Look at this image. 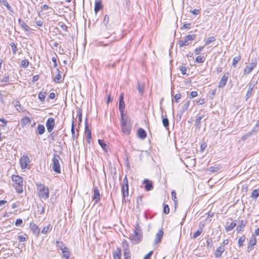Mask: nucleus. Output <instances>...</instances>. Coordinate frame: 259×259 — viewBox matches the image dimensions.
Instances as JSON below:
<instances>
[{
  "mask_svg": "<svg viewBox=\"0 0 259 259\" xmlns=\"http://www.w3.org/2000/svg\"><path fill=\"white\" fill-rule=\"evenodd\" d=\"M10 46H11V47L12 48L13 55H16L17 53V46L13 42H11L10 44Z\"/></svg>",
  "mask_w": 259,
  "mask_h": 259,
  "instance_id": "42",
  "label": "nucleus"
},
{
  "mask_svg": "<svg viewBox=\"0 0 259 259\" xmlns=\"http://www.w3.org/2000/svg\"><path fill=\"white\" fill-rule=\"evenodd\" d=\"M46 96V92H40L38 96V99L42 102H44Z\"/></svg>",
  "mask_w": 259,
  "mask_h": 259,
  "instance_id": "40",
  "label": "nucleus"
},
{
  "mask_svg": "<svg viewBox=\"0 0 259 259\" xmlns=\"http://www.w3.org/2000/svg\"><path fill=\"white\" fill-rule=\"evenodd\" d=\"M247 223L246 220H241L239 224L238 225L236 230L238 232H240L243 231V228L245 226L246 224Z\"/></svg>",
  "mask_w": 259,
  "mask_h": 259,
  "instance_id": "24",
  "label": "nucleus"
},
{
  "mask_svg": "<svg viewBox=\"0 0 259 259\" xmlns=\"http://www.w3.org/2000/svg\"><path fill=\"white\" fill-rule=\"evenodd\" d=\"M179 45L180 48H182L185 46H188L189 45L188 41H187L185 38L184 40H180L179 41Z\"/></svg>",
  "mask_w": 259,
  "mask_h": 259,
  "instance_id": "43",
  "label": "nucleus"
},
{
  "mask_svg": "<svg viewBox=\"0 0 259 259\" xmlns=\"http://www.w3.org/2000/svg\"><path fill=\"white\" fill-rule=\"evenodd\" d=\"M30 229L35 234L38 235L40 233V229L39 227L34 223H30Z\"/></svg>",
  "mask_w": 259,
  "mask_h": 259,
  "instance_id": "19",
  "label": "nucleus"
},
{
  "mask_svg": "<svg viewBox=\"0 0 259 259\" xmlns=\"http://www.w3.org/2000/svg\"><path fill=\"white\" fill-rule=\"evenodd\" d=\"M121 115V125H131L130 120L128 118H124V115Z\"/></svg>",
  "mask_w": 259,
  "mask_h": 259,
  "instance_id": "28",
  "label": "nucleus"
},
{
  "mask_svg": "<svg viewBox=\"0 0 259 259\" xmlns=\"http://www.w3.org/2000/svg\"><path fill=\"white\" fill-rule=\"evenodd\" d=\"M109 17L108 15H105V16H104L103 22V24L105 26H107V25L109 23Z\"/></svg>",
  "mask_w": 259,
  "mask_h": 259,
  "instance_id": "59",
  "label": "nucleus"
},
{
  "mask_svg": "<svg viewBox=\"0 0 259 259\" xmlns=\"http://www.w3.org/2000/svg\"><path fill=\"white\" fill-rule=\"evenodd\" d=\"M190 104V101H187L185 103V104L183 106V107H182V109H181V110H182V112H185V111H186L188 109Z\"/></svg>",
  "mask_w": 259,
  "mask_h": 259,
  "instance_id": "47",
  "label": "nucleus"
},
{
  "mask_svg": "<svg viewBox=\"0 0 259 259\" xmlns=\"http://www.w3.org/2000/svg\"><path fill=\"white\" fill-rule=\"evenodd\" d=\"M0 3L4 6H5L8 11L13 12L11 6L9 5L7 0H0Z\"/></svg>",
  "mask_w": 259,
  "mask_h": 259,
  "instance_id": "29",
  "label": "nucleus"
},
{
  "mask_svg": "<svg viewBox=\"0 0 259 259\" xmlns=\"http://www.w3.org/2000/svg\"><path fill=\"white\" fill-rule=\"evenodd\" d=\"M181 94L179 93L176 94L174 97V99H172V101H175L176 102H178V101L181 98Z\"/></svg>",
  "mask_w": 259,
  "mask_h": 259,
  "instance_id": "58",
  "label": "nucleus"
},
{
  "mask_svg": "<svg viewBox=\"0 0 259 259\" xmlns=\"http://www.w3.org/2000/svg\"><path fill=\"white\" fill-rule=\"evenodd\" d=\"M227 226L225 227L226 231L229 232L233 230L237 225L236 221L232 222L229 225V222H227Z\"/></svg>",
  "mask_w": 259,
  "mask_h": 259,
  "instance_id": "25",
  "label": "nucleus"
},
{
  "mask_svg": "<svg viewBox=\"0 0 259 259\" xmlns=\"http://www.w3.org/2000/svg\"><path fill=\"white\" fill-rule=\"evenodd\" d=\"M220 170V168L219 166L216 165L210 166L209 168V170L211 172H216Z\"/></svg>",
  "mask_w": 259,
  "mask_h": 259,
  "instance_id": "54",
  "label": "nucleus"
},
{
  "mask_svg": "<svg viewBox=\"0 0 259 259\" xmlns=\"http://www.w3.org/2000/svg\"><path fill=\"white\" fill-rule=\"evenodd\" d=\"M215 40V38L214 36L209 37L206 40V41L205 42V46L208 45L209 44H210L211 42L214 41Z\"/></svg>",
  "mask_w": 259,
  "mask_h": 259,
  "instance_id": "52",
  "label": "nucleus"
},
{
  "mask_svg": "<svg viewBox=\"0 0 259 259\" xmlns=\"http://www.w3.org/2000/svg\"><path fill=\"white\" fill-rule=\"evenodd\" d=\"M36 186L37 189L39 191V197L45 200L47 199L49 197V190L48 187L41 184H37Z\"/></svg>",
  "mask_w": 259,
  "mask_h": 259,
  "instance_id": "2",
  "label": "nucleus"
},
{
  "mask_svg": "<svg viewBox=\"0 0 259 259\" xmlns=\"http://www.w3.org/2000/svg\"><path fill=\"white\" fill-rule=\"evenodd\" d=\"M203 49H204V46L199 47V48H197L195 50L194 53L196 55H199L200 54L201 52L203 51Z\"/></svg>",
  "mask_w": 259,
  "mask_h": 259,
  "instance_id": "55",
  "label": "nucleus"
},
{
  "mask_svg": "<svg viewBox=\"0 0 259 259\" xmlns=\"http://www.w3.org/2000/svg\"><path fill=\"white\" fill-rule=\"evenodd\" d=\"M31 121V119L30 118L25 116L21 119V125L22 127H24L27 124L30 123Z\"/></svg>",
  "mask_w": 259,
  "mask_h": 259,
  "instance_id": "26",
  "label": "nucleus"
},
{
  "mask_svg": "<svg viewBox=\"0 0 259 259\" xmlns=\"http://www.w3.org/2000/svg\"><path fill=\"white\" fill-rule=\"evenodd\" d=\"M241 60V57L240 56H238L233 58V62H232V66L234 67H236L237 64L238 63V62Z\"/></svg>",
  "mask_w": 259,
  "mask_h": 259,
  "instance_id": "44",
  "label": "nucleus"
},
{
  "mask_svg": "<svg viewBox=\"0 0 259 259\" xmlns=\"http://www.w3.org/2000/svg\"><path fill=\"white\" fill-rule=\"evenodd\" d=\"M59 26L65 31L67 32L68 31V28L67 26L64 23H59L58 24Z\"/></svg>",
  "mask_w": 259,
  "mask_h": 259,
  "instance_id": "61",
  "label": "nucleus"
},
{
  "mask_svg": "<svg viewBox=\"0 0 259 259\" xmlns=\"http://www.w3.org/2000/svg\"><path fill=\"white\" fill-rule=\"evenodd\" d=\"M256 243V239L254 235L251 236L249 238V242L247 247V251L249 252L253 248Z\"/></svg>",
  "mask_w": 259,
  "mask_h": 259,
  "instance_id": "10",
  "label": "nucleus"
},
{
  "mask_svg": "<svg viewBox=\"0 0 259 259\" xmlns=\"http://www.w3.org/2000/svg\"><path fill=\"white\" fill-rule=\"evenodd\" d=\"M203 229L202 228H199L193 234V238H196L198 236L200 235L202 232Z\"/></svg>",
  "mask_w": 259,
  "mask_h": 259,
  "instance_id": "46",
  "label": "nucleus"
},
{
  "mask_svg": "<svg viewBox=\"0 0 259 259\" xmlns=\"http://www.w3.org/2000/svg\"><path fill=\"white\" fill-rule=\"evenodd\" d=\"M143 239V232L134 231V234L132 235V241L133 244H138L142 241Z\"/></svg>",
  "mask_w": 259,
  "mask_h": 259,
  "instance_id": "4",
  "label": "nucleus"
},
{
  "mask_svg": "<svg viewBox=\"0 0 259 259\" xmlns=\"http://www.w3.org/2000/svg\"><path fill=\"white\" fill-rule=\"evenodd\" d=\"M163 234H164V232H163L162 229L159 230V231L156 234L155 239L154 240V244H157L161 241V240L163 237Z\"/></svg>",
  "mask_w": 259,
  "mask_h": 259,
  "instance_id": "14",
  "label": "nucleus"
},
{
  "mask_svg": "<svg viewBox=\"0 0 259 259\" xmlns=\"http://www.w3.org/2000/svg\"><path fill=\"white\" fill-rule=\"evenodd\" d=\"M259 196V188L254 189L252 191L250 197L256 199Z\"/></svg>",
  "mask_w": 259,
  "mask_h": 259,
  "instance_id": "37",
  "label": "nucleus"
},
{
  "mask_svg": "<svg viewBox=\"0 0 259 259\" xmlns=\"http://www.w3.org/2000/svg\"><path fill=\"white\" fill-rule=\"evenodd\" d=\"M29 162V158L27 155H24L20 159V163L22 168H26Z\"/></svg>",
  "mask_w": 259,
  "mask_h": 259,
  "instance_id": "7",
  "label": "nucleus"
},
{
  "mask_svg": "<svg viewBox=\"0 0 259 259\" xmlns=\"http://www.w3.org/2000/svg\"><path fill=\"white\" fill-rule=\"evenodd\" d=\"M161 117H162V124H163V126L166 130L169 129V127H169V120L167 117L166 115H165L164 116L163 114H162Z\"/></svg>",
  "mask_w": 259,
  "mask_h": 259,
  "instance_id": "21",
  "label": "nucleus"
},
{
  "mask_svg": "<svg viewBox=\"0 0 259 259\" xmlns=\"http://www.w3.org/2000/svg\"><path fill=\"white\" fill-rule=\"evenodd\" d=\"M37 133L39 135H42L45 132V126L42 124H39L37 126Z\"/></svg>",
  "mask_w": 259,
  "mask_h": 259,
  "instance_id": "31",
  "label": "nucleus"
},
{
  "mask_svg": "<svg viewBox=\"0 0 259 259\" xmlns=\"http://www.w3.org/2000/svg\"><path fill=\"white\" fill-rule=\"evenodd\" d=\"M163 212L165 214H168L169 212V208L167 204H164Z\"/></svg>",
  "mask_w": 259,
  "mask_h": 259,
  "instance_id": "56",
  "label": "nucleus"
},
{
  "mask_svg": "<svg viewBox=\"0 0 259 259\" xmlns=\"http://www.w3.org/2000/svg\"><path fill=\"white\" fill-rule=\"evenodd\" d=\"M58 73L56 75L54 79V81L56 83H59L60 82V79H61V75H60L59 70L58 69Z\"/></svg>",
  "mask_w": 259,
  "mask_h": 259,
  "instance_id": "51",
  "label": "nucleus"
},
{
  "mask_svg": "<svg viewBox=\"0 0 259 259\" xmlns=\"http://www.w3.org/2000/svg\"><path fill=\"white\" fill-rule=\"evenodd\" d=\"M229 77V73H227L224 74V75L222 76L221 80L219 82L218 84V88H223L227 83V81Z\"/></svg>",
  "mask_w": 259,
  "mask_h": 259,
  "instance_id": "12",
  "label": "nucleus"
},
{
  "mask_svg": "<svg viewBox=\"0 0 259 259\" xmlns=\"http://www.w3.org/2000/svg\"><path fill=\"white\" fill-rule=\"evenodd\" d=\"M10 76L9 75H7L4 76L1 80L2 82H4L5 83H7L9 82Z\"/></svg>",
  "mask_w": 259,
  "mask_h": 259,
  "instance_id": "60",
  "label": "nucleus"
},
{
  "mask_svg": "<svg viewBox=\"0 0 259 259\" xmlns=\"http://www.w3.org/2000/svg\"><path fill=\"white\" fill-rule=\"evenodd\" d=\"M257 65V59L255 58L252 60L251 63L249 65H247L244 69V72L245 73L249 74L252 70L256 67Z\"/></svg>",
  "mask_w": 259,
  "mask_h": 259,
  "instance_id": "5",
  "label": "nucleus"
},
{
  "mask_svg": "<svg viewBox=\"0 0 259 259\" xmlns=\"http://www.w3.org/2000/svg\"><path fill=\"white\" fill-rule=\"evenodd\" d=\"M180 71L183 75L186 74L187 68L185 66H180Z\"/></svg>",
  "mask_w": 259,
  "mask_h": 259,
  "instance_id": "62",
  "label": "nucleus"
},
{
  "mask_svg": "<svg viewBox=\"0 0 259 259\" xmlns=\"http://www.w3.org/2000/svg\"><path fill=\"white\" fill-rule=\"evenodd\" d=\"M122 132L126 135H130L131 131V125H121Z\"/></svg>",
  "mask_w": 259,
  "mask_h": 259,
  "instance_id": "23",
  "label": "nucleus"
},
{
  "mask_svg": "<svg viewBox=\"0 0 259 259\" xmlns=\"http://www.w3.org/2000/svg\"><path fill=\"white\" fill-rule=\"evenodd\" d=\"M74 117L73 116V119H72V124H71V135H72V138L73 140H75V139L76 138L75 134V130H74L75 125H74Z\"/></svg>",
  "mask_w": 259,
  "mask_h": 259,
  "instance_id": "32",
  "label": "nucleus"
},
{
  "mask_svg": "<svg viewBox=\"0 0 259 259\" xmlns=\"http://www.w3.org/2000/svg\"><path fill=\"white\" fill-rule=\"evenodd\" d=\"M77 116L78 117V121L79 123L82 122V110L81 109L77 110Z\"/></svg>",
  "mask_w": 259,
  "mask_h": 259,
  "instance_id": "53",
  "label": "nucleus"
},
{
  "mask_svg": "<svg viewBox=\"0 0 259 259\" xmlns=\"http://www.w3.org/2000/svg\"><path fill=\"white\" fill-rule=\"evenodd\" d=\"M60 159V157L58 154H54L53 158L52 159V169L55 172H57V174H60L61 172V168L59 162Z\"/></svg>",
  "mask_w": 259,
  "mask_h": 259,
  "instance_id": "3",
  "label": "nucleus"
},
{
  "mask_svg": "<svg viewBox=\"0 0 259 259\" xmlns=\"http://www.w3.org/2000/svg\"><path fill=\"white\" fill-rule=\"evenodd\" d=\"M144 188L147 191H151L153 188V183L149 179H146L143 181Z\"/></svg>",
  "mask_w": 259,
  "mask_h": 259,
  "instance_id": "11",
  "label": "nucleus"
},
{
  "mask_svg": "<svg viewBox=\"0 0 259 259\" xmlns=\"http://www.w3.org/2000/svg\"><path fill=\"white\" fill-rule=\"evenodd\" d=\"M56 245L59 248L60 250H63L64 248L66 247L65 246L64 243L62 242H60L59 241H56Z\"/></svg>",
  "mask_w": 259,
  "mask_h": 259,
  "instance_id": "50",
  "label": "nucleus"
},
{
  "mask_svg": "<svg viewBox=\"0 0 259 259\" xmlns=\"http://www.w3.org/2000/svg\"><path fill=\"white\" fill-rule=\"evenodd\" d=\"M85 132L86 133L87 141L89 144L91 143V139L92 138L91 130L89 129L88 124V119L86 118L85 120Z\"/></svg>",
  "mask_w": 259,
  "mask_h": 259,
  "instance_id": "9",
  "label": "nucleus"
},
{
  "mask_svg": "<svg viewBox=\"0 0 259 259\" xmlns=\"http://www.w3.org/2000/svg\"><path fill=\"white\" fill-rule=\"evenodd\" d=\"M126 188V195H128V179L127 178L126 176H125L123 180V184L121 188V191H124V189Z\"/></svg>",
  "mask_w": 259,
  "mask_h": 259,
  "instance_id": "18",
  "label": "nucleus"
},
{
  "mask_svg": "<svg viewBox=\"0 0 259 259\" xmlns=\"http://www.w3.org/2000/svg\"><path fill=\"white\" fill-rule=\"evenodd\" d=\"M12 181L14 182L13 185L15 188L16 190L18 193H21L23 192V178L18 175H13Z\"/></svg>",
  "mask_w": 259,
  "mask_h": 259,
  "instance_id": "1",
  "label": "nucleus"
},
{
  "mask_svg": "<svg viewBox=\"0 0 259 259\" xmlns=\"http://www.w3.org/2000/svg\"><path fill=\"white\" fill-rule=\"evenodd\" d=\"M121 249L119 248H117L113 252L114 259H121Z\"/></svg>",
  "mask_w": 259,
  "mask_h": 259,
  "instance_id": "27",
  "label": "nucleus"
},
{
  "mask_svg": "<svg viewBox=\"0 0 259 259\" xmlns=\"http://www.w3.org/2000/svg\"><path fill=\"white\" fill-rule=\"evenodd\" d=\"M18 23L20 27L26 32H28L31 28L21 18L18 19Z\"/></svg>",
  "mask_w": 259,
  "mask_h": 259,
  "instance_id": "17",
  "label": "nucleus"
},
{
  "mask_svg": "<svg viewBox=\"0 0 259 259\" xmlns=\"http://www.w3.org/2000/svg\"><path fill=\"white\" fill-rule=\"evenodd\" d=\"M205 60V58L203 56H197L195 59V62L198 63H203Z\"/></svg>",
  "mask_w": 259,
  "mask_h": 259,
  "instance_id": "48",
  "label": "nucleus"
},
{
  "mask_svg": "<svg viewBox=\"0 0 259 259\" xmlns=\"http://www.w3.org/2000/svg\"><path fill=\"white\" fill-rule=\"evenodd\" d=\"M196 37V34H188L187 36H185V38L187 40H194Z\"/></svg>",
  "mask_w": 259,
  "mask_h": 259,
  "instance_id": "49",
  "label": "nucleus"
},
{
  "mask_svg": "<svg viewBox=\"0 0 259 259\" xmlns=\"http://www.w3.org/2000/svg\"><path fill=\"white\" fill-rule=\"evenodd\" d=\"M123 247L124 249V259H131L130 251L128 248V245L126 244V243H124V242H123Z\"/></svg>",
  "mask_w": 259,
  "mask_h": 259,
  "instance_id": "15",
  "label": "nucleus"
},
{
  "mask_svg": "<svg viewBox=\"0 0 259 259\" xmlns=\"http://www.w3.org/2000/svg\"><path fill=\"white\" fill-rule=\"evenodd\" d=\"M0 121L2 122V124H0L1 126L4 127L7 126L8 121L5 118H0Z\"/></svg>",
  "mask_w": 259,
  "mask_h": 259,
  "instance_id": "57",
  "label": "nucleus"
},
{
  "mask_svg": "<svg viewBox=\"0 0 259 259\" xmlns=\"http://www.w3.org/2000/svg\"><path fill=\"white\" fill-rule=\"evenodd\" d=\"M176 195L175 190H172L171 192V197L172 200L174 201L175 207L176 206V205H177V198Z\"/></svg>",
  "mask_w": 259,
  "mask_h": 259,
  "instance_id": "45",
  "label": "nucleus"
},
{
  "mask_svg": "<svg viewBox=\"0 0 259 259\" xmlns=\"http://www.w3.org/2000/svg\"><path fill=\"white\" fill-rule=\"evenodd\" d=\"M29 64V61L27 59H24L21 61L20 66L22 68H26Z\"/></svg>",
  "mask_w": 259,
  "mask_h": 259,
  "instance_id": "39",
  "label": "nucleus"
},
{
  "mask_svg": "<svg viewBox=\"0 0 259 259\" xmlns=\"http://www.w3.org/2000/svg\"><path fill=\"white\" fill-rule=\"evenodd\" d=\"M137 136L140 139L143 140L146 138L147 133L145 130L140 127L138 130Z\"/></svg>",
  "mask_w": 259,
  "mask_h": 259,
  "instance_id": "16",
  "label": "nucleus"
},
{
  "mask_svg": "<svg viewBox=\"0 0 259 259\" xmlns=\"http://www.w3.org/2000/svg\"><path fill=\"white\" fill-rule=\"evenodd\" d=\"M103 9V6L101 1H96L95 4L94 11L96 14H97L99 11Z\"/></svg>",
  "mask_w": 259,
  "mask_h": 259,
  "instance_id": "22",
  "label": "nucleus"
},
{
  "mask_svg": "<svg viewBox=\"0 0 259 259\" xmlns=\"http://www.w3.org/2000/svg\"><path fill=\"white\" fill-rule=\"evenodd\" d=\"M101 199L99 190L97 187H94V194L93 196V199L95 201V203H97Z\"/></svg>",
  "mask_w": 259,
  "mask_h": 259,
  "instance_id": "13",
  "label": "nucleus"
},
{
  "mask_svg": "<svg viewBox=\"0 0 259 259\" xmlns=\"http://www.w3.org/2000/svg\"><path fill=\"white\" fill-rule=\"evenodd\" d=\"M225 250V247L224 246L221 245L217 248L215 251L214 255L216 257H219L222 255V253Z\"/></svg>",
  "mask_w": 259,
  "mask_h": 259,
  "instance_id": "20",
  "label": "nucleus"
},
{
  "mask_svg": "<svg viewBox=\"0 0 259 259\" xmlns=\"http://www.w3.org/2000/svg\"><path fill=\"white\" fill-rule=\"evenodd\" d=\"M98 142L99 144L102 148V149L104 151H107L108 145L106 144L105 141L103 140L99 139Z\"/></svg>",
  "mask_w": 259,
  "mask_h": 259,
  "instance_id": "30",
  "label": "nucleus"
},
{
  "mask_svg": "<svg viewBox=\"0 0 259 259\" xmlns=\"http://www.w3.org/2000/svg\"><path fill=\"white\" fill-rule=\"evenodd\" d=\"M61 251L63 254L64 257H65L66 259H69L70 256V252L68 248L66 247Z\"/></svg>",
  "mask_w": 259,
  "mask_h": 259,
  "instance_id": "35",
  "label": "nucleus"
},
{
  "mask_svg": "<svg viewBox=\"0 0 259 259\" xmlns=\"http://www.w3.org/2000/svg\"><path fill=\"white\" fill-rule=\"evenodd\" d=\"M245 237L244 235H242L238 239V246L240 247L243 246V242L245 241Z\"/></svg>",
  "mask_w": 259,
  "mask_h": 259,
  "instance_id": "41",
  "label": "nucleus"
},
{
  "mask_svg": "<svg viewBox=\"0 0 259 259\" xmlns=\"http://www.w3.org/2000/svg\"><path fill=\"white\" fill-rule=\"evenodd\" d=\"M46 125L48 132L51 133L55 125V119L53 117H49L47 120Z\"/></svg>",
  "mask_w": 259,
  "mask_h": 259,
  "instance_id": "6",
  "label": "nucleus"
},
{
  "mask_svg": "<svg viewBox=\"0 0 259 259\" xmlns=\"http://www.w3.org/2000/svg\"><path fill=\"white\" fill-rule=\"evenodd\" d=\"M203 116H198L197 117L195 121V126L199 129L201 127V120L203 118Z\"/></svg>",
  "mask_w": 259,
  "mask_h": 259,
  "instance_id": "33",
  "label": "nucleus"
},
{
  "mask_svg": "<svg viewBox=\"0 0 259 259\" xmlns=\"http://www.w3.org/2000/svg\"><path fill=\"white\" fill-rule=\"evenodd\" d=\"M52 229V226L51 224H49L48 226H45L43 228L41 233L44 234H46L48 232H50Z\"/></svg>",
  "mask_w": 259,
  "mask_h": 259,
  "instance_id": "36",
  "label": "nucleus"
},
{
  "mask_svg": "<svg viewBox=\"0 0 259 259\" xmlns=\"http://www.w3.org/2000/svg\"><path fill=\"white\" fill-rule=\"evenodd\" d=\"M137 89L140 94L141 95H143L144 92V84L138 82L137 84Z\"/></svg>",
  "mask_w": 259,
  "mask_h": 259,
  "instance_id": "38",
  "label": "nucleus"
},
{
  "mask_svg": "<svg viewBox=\"0 0 259 259\" xmlns=\"http://www.w3.org/2000/svg\"><path fill=\"white\" fill-rule=\"evenodd\" d=\"M125 108L124 102H119V110L120 115H124V110Z\"/></svg>",
  "mask_w": 259,
  "mask_h": 259,
  "instance_id": "34",
  "label": "nucleus"
},
{
  "mask_svg": "<svg viewBox=\"0 0 259 259\" xmlns=\"http://www.w3.org/2000/svg\"><path fill=\"white\" fill-rule=\"evenodd\" d=\"M255 86V83L252 82H250L247 84L248 90L245 96V100L247 101L249 98H250L253 95V88Z\"/></svg>",
  "mask_w": 259,
  "mask_h": 259,
  "instance_id": "8",
  "label": "nucleus"
},
{
  "mask_svg": "<svg viewBox=\"0 0 259 259\" xmlns=\"http://www.w3.org/2000/svg\"><path fill=\"white\" fill-rule=\"evenodd\" d=\"M153 253V251H150L148 254H147L144 257L143 259H151V256Z\"/></svg>",
  "mask_w": 259,
  "mask_h": 259,
  "instance_id": "64",
  "label": "nucleus"
},
{
  "mask_svg": "<svg viewBox=\"0 0 259 259\" xmlns=\"http://www.w3.org/2000/svg\"><path fill=\"white\" fill-rule=\"evenodd\" d=\"M190 12L194 15H198L200 12V9H194L193 10H190Z\"/></svg>",
  "mask_w": 259,
  "mask_h": 259,
  "instance_id": "63",
  "label": "nucleus"
}]
</instances>
